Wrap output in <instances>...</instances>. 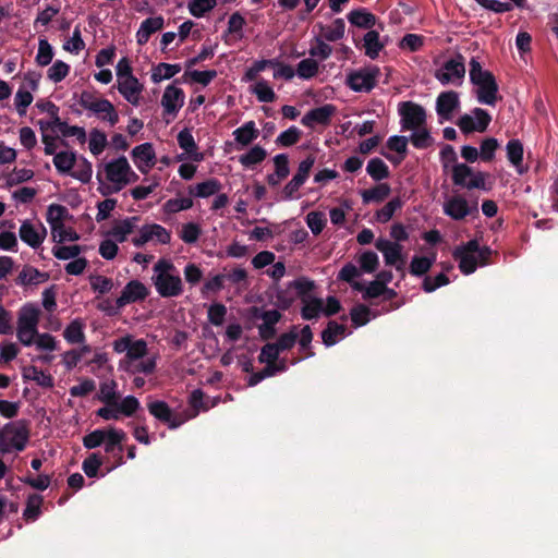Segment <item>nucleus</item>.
<instances>
[{
    "instance_id": "nucleus-42",
    "label": "nucleus",
    "mask_w": 558,
    "mask_h": 558,
    "mask_svg": "<svg viewBox=\"0 0 558 558\" xmlns=\"http://www.w3.org/2000/svg\"><path fill=\"white\" fill-rule=\"evenodd\" d=\"M75 163V153L60 151L53 155V165L60 173H70Z\"/></svg>"
},
{
    "instance_id": "nucleus-34",
    "label": "nucleus",
    "mask_w": 558,
    "mask_h": 558,
    "mask_svg": "<svg viewBox=\"0 0 558 558\" xmlns=\"http://www.w3.org/2000/svg\"><path fill=\"white\" fill-rule=\"evenodd\" d=\"M220 190L221 183L219 180L211 178L196 184L195 187H190V194L195 195L196 197L205 198L219 193Z\"/></svg>"
},
{
    "instance_id": "nucleus-19",
    "label": "nucleus",
    "mask_w": 558,
    "mask_h": 558,
    "mask_svg": "<svg viewBox=\"0 0 558 558\" xmlns=\"http://www.w3.org/2000/svg\"><path fill=\"white\" fill-rule=\"evenodd\" d=\"M144 86L140 83L138 78L134 75L120 80L118 83V90L133 106L140 105V95Z\"/></svg>"
},
{
    "instance_id": "nucleus-4",
    "label": "nucleus",
    "mask_w": 558,
    "mask_h": 558,
    "mask_svg": "<svg viewBox=\"0 0 558 558\" xmlns=\"http://www.w3.org/2000/svg\"><path fill=\"white\" fill-rule=\"evenodd\" d=\"M312 340L313 332L308 325H305L300 332H298L296 327H294L291 331L281 333V352L291 349L298 341L301 354L298 361L311 357L314 355V352L311 347ZM295 362L296 360L291 361L292 364Z\"/></svg>"
},
{
    "instance_id": "nucleus-23",
    "label": "nucleus",
    "mask_w": 558,
    "mask_h": 558,
    "mask_svg": "<svg viewBox=\"0 0 558 558\" xmlns=\"http://www.w3.org/2000/svg\"><path fill=\"white\" fill-rule=\"evenodd\" d=\"M46 233L47 231L45 227L41 226V229L39 231L28 220L23 221L19 230V235L21 240L33 248H37L41 245V243L45 240Z\"/></svg>"
},
{
    "instance_id": "nucleus-29",
    "label": "nucleus",
    "mask_w": 558,
    "mask_h": 558,
    "mask_svg": "<svg viewBox=\"0 0 558 558\" xmlns=\"http://www.w3.org/2000/svg\"><path fill=\"white\" fill-rule=\"evenodd\" d=\"M49 279L47 272H41L33 266H24L16 278V283L20 286H32L45 282Z\"/></svg>"
},
{
    "instance_id": "nucleus-63",
    "label": "nucleus",
    "mask_w": 558,
    "mask_h": 558,
    "mask_svg": "<svg viewBox=\"0 0 558 558\" xmlns=\"http://www.w3.org/2000/svg\"><path fill=\"white\" fill-rule=\"evenodd\" d=\"M265 157L266 151L259 146H254L246 154L241 156L240 161L245 167H252L262 162Z\"/></svg>"
},
{
    "instance_id": "nucleus-40",
    "label": "nucleus",
    "mask_w": 558,
    "mask_h": 558,
    "mask_svg": "<svg viewBox=\"0 0 558 558\" xmlns=\"http://www.w3.org/2000/svg\"><path fill=\"white\" fill-rule=\"evenodd\" d=\"M64 339L71 343H83L85 341L84 324L80 319L72 320L63 331Z\"/></svg>"
},
{
    "instance_id": "nucleus-14",
    "label": "nucleus",
    "mask_w": 558,
    "mask_h": 558,
    "mask_svg": "<svg viewBox=\"0 0 558 558\" xmlns=\"http://www.w3.org/2000/svg\"><path fill=\"white\" fill-rule=\"evenodd\" d=\"M444 213L453 220H463L466 216L478 213L477 203L470 206L464 197L456 195L444 204Z\"/></svg>"
},
{
    "instance_id": "nucleus-54",
    "label": "nucleus",
    "mask_w": 558,
    "mask_h": 558,
    "mask_svg": "<svg viewBox=\"0 0 558 558\" xmlns=\"http://www.w3.org/2000/svg\"><path fill=\"white\" fill-rule=\"evenodd\" d=\"M318 62L312 58H307L299 62L296 74L301 78L310 80L318 73Z\"/></svg>"
},
{
    "instance_id": "nucleus-47",
    "label": "nucleus",
    "mask_w": 558,
    "mask_h": 558,
    "mask_svg": "<svg viewBox=\"0 0 558 558\" xmlns=\"http://www.w3.org/2000/svg\"><path fill=\"white\" fill-rule=\"evenodd\" d=\"M147 342L144 339H137V340H131L128 354H125V357L121 363H131L135 362L142 357H144L147 354Z\"/></svg>"
},
{
    "instance_id": "nucleus-12",
    "label": "nucleus",
    "mask_w": 558,
    "mask_h": 558,
    "mask_svg": "<svg viewBox=\"0 0 558 558\" xmlns=\"http://www.w3.org/2000/svg\"><path fill=\"white\" fill-rule=\"evenodd\" d=\"M490 122V114L486 110L477 107L472 110V116H461L457 121V125L464 134H470L472 132L486 131Z\"/></svg>"
},
{
    "instance_id": "nucleus-22",
    "label": "nucleus",
    "mask_w": 558,
    "mask_h": 558,
    "mask_svg": "<svg viewBox=\"0 0 558 558\" xmlns=\"http://www.w3.org/2000/svg\"><path fill=\"white\" fill-rule=\"evenodd\" d=\"M335 111L336 107L330 104L314 108L302 118L301 123L308 128H313L315 123L326 125Z\"/></svg>"
},
{
    "instance_id": "nucleus-64",
    "label": "nucleus",
    "mask_w": 558,
    "mask_h": 558,
    "mask_svg": "<svg viewBox=\"0 0 558 558\" xmlns=\"http://www.w3.org/2000/svg\"><path fill=\"white\" fill-rule=\"evenodd\" d=\"M202 234L201 227L195 222H187L182 226L180 238L187 244L195 243Z\"/></svg>"
},
{
    "instance_id": "nucleus-3",
    "label": "nucleus",
    "mask_w": 558,
    "mask_h": 558,
    "mask_svg": "<svg viewBox=\"0 0 558 558\" xmlns=\"http://www.w3.org/2000/svg\"><path fill=\"white\" fill-rule=\"evenodd\" d=\"M487 177V173L482 171H474L473 168L466 163H456L451 171V179L453 184L456 186L468 190H489V187L486 186Z\"/></svg>"
},
{
    "instance_id": "nucleus-20",
    "label": "nucleus",
    "mask_w": 558,
    "mask_h": 558,
    "mask_svg": "<svg viewBox=\"0 0 558 558\" xmlns=\"http://www.w3.org/2000/svg\"><path fill=\"white\" fill-rule=\"evenodd\" d=\"M130 170V163L125 156H120L119 158L108 162L105 166L106 178L108 181L113 184H119L123 187L124 177L128 174Z\"/></svg>"
},
{
    "instance_id": "nucleus-50",
    "label": "nucleus",
    "mask_w": 558,
    "mask_h": 558,
    "mask_svg": "<svg viewBox=\"0 0 558 558\" xmlns=\"http://www.w3.org/2000/svg\"><path fill=\"white\" fill-rule=\"evenodd\" d=\"M344 28V21L337 19L330 25L322 27V36L328 41H337L343 37Z\"/></svg>"
},
{
    "instance_id": "nucleus-44",
    "label": "nucleus",
    "mask_w": 558,
    "mask_h": 558,
    "mask_svg": "<svg viewBox=\"0 0 558 558\" xmlns=\"http://www.w3.org/2000/svg\"><path fill=\"white\" fill-rule=\"evenodd\" d=\"M97 398L100 402L105 403L106 405L114 407L119 399V393L117 392V383L114 380H110L100 384L99 393Z\"/></svg>"
},
{
    "instance_id": "nucleus-62",
    "label": "nucleus",
    "mask_w": 558,
    "mask_h": 558,
    "mask_svg": "<svg viewBox=\"0 0 558 558\" xmlns=\"http://www.w3.org/2000/svg\"><path fill=\"white\" fill-rule=\"evenodd\" d=\"M53 58V49L47 39H39L36 62L40 66L50 64Z\"/></svg>"
},
{
    "instance_id": "nucleus-32",
    "label": "nucleus",
    "mask_w": 558,
    "mask_h": 558,
    "mask_svg": "<svg viewBox=\"0 0 558 558\" xmlns=\"http://www.w3.org/2000/svg\"><path fill=\"white\" fill-rule=\"evenodd\" d=\"M132 157L135 163H146L147 167H154L156 154L151 143H143L132 150Z\"/></svg>"
},
{
    "instance_id": "nucleus-35",
    "label": "nucleus",
    "mask_w": 558,
    "mask_h": 558,
    "mask_svg": "<svg viewBox=\"0 0 558 558\" xmlns=\"http://www.w3.org/2000/svg\"><path fill=\"white\" fill-rule=\"evenodd\" d=\"M181 71L180 64H170L166 62H160L156 66H154L151 71V81L154 83H159L162 80H170L175 74H178Z\"/></svg>"
},
{
    "instance_id": "nucleus-31",
    "label": "nucleus",
    "mask_w": 558,
    "mask_h": 558,
    "mask_svg": "<svg viewBox=\"0 0 558 558\" xmlns=\"http://www.w3.org/2000/svg\"><path fill=\"white\" fill-rule=\"evenodd\" d=\"M263 323L259 325V335L264 339L272 338L275 335V325L279 322V308L275 304V308L266 311L262 315Z\"/></svg>"
},
{
    "instance_id": "nucleus-11",
    "label": "nucleus",
    "mask_w": 558,
    "mask_h": 558,
    "mask_svg": "<svg viewBox=\"0 0 558 558\" xmlns=\"http://www.w3.org/2000/svg\"><path fill=\"white\" fill-rule=\"evenodd\" d=\"M1 432L9 439L10 446L16 451H23L29 440V427L26 420L7 423Z\"/></svg>"
},
{
    "instance_id": "nucleus-37",
    "label": "nucleus",
    "mask_w": 558,
    "mask_h": 558,
    "mask_svg": "<svg viewBox=\"0 0 558 558\" xmlns=\"http://www.w3.org/2000/svg\"><path fill=\"white\" fill-rule=\"evenodd\" d=\"M233 135L236 143L246 146L257 137L258 130L255 128L254 121H248L234 130Z\"/></svg>"
},
{
    "instance_id": "nucleus-2",
    "label": "nucleus",
    "mask_w": 558,
    "mask_h": 558,
    "mask_svg": "<svg viewBox=\"0 0 558 558\" xmlns=\"http://www.w3.org/2000/svg\"><path fill=\"white\" fill-rule=\"evenodd\" d=\"M279 340L272 343L265 344L260 353L258 355L259 363L266 364V366L255 373L250 375L247 379V386L253 387L259 384L267 377L275 376L279 372Z\"/></svg>"
},
{
    "instance_id": "nucleus-46",
    "label": "nucleus",
    "mask_w": 558,
    "mask_h": 558,
    "mask_svg": "<svg viewBox=\"0 0 558 558\" xmlns=\"http://www.w3.org/2000/svg\"><path fill=\"white\" fill-rule=\"evenodd\" d=\"M303 307L301 311L302 318L311 320L319 317L323 313V300L318 298H308L302 301Z\"/></svg>"
},
{
    "instance_id": "nucleus-43",
    "label": "nucleus",
    "mask_w": 558,
    "mask_h": 558,
    "mask_svg": "<svg viewBox=\"0 0 558 558\" xmlns=\"http://www.w3.org/2000/svg\"><path fill=\"white\" fill-rule=\"evenodd\" d=\"M345 332V326L340 325L335 320H330L327 327L322 331L323 343L326 347H331L337 343L338 337L343 336Z\"/></svg>"
},
{
    "instance_id": "nucleus-13",
    "label": "nucleus",
    "mask_w": 558,
    "mask_h": 558,
    "mask_svg": "<svg viewBox=\"0 0 558 558\" xmlns=\"http://www.w3.org/2000/svg\"><path fill=\"white\" fill-rule=\"evenodd\" d=\"M156 291L161 298H175L183 292V282L178 272L151 277Z\"/></svg>"
},
{
    "instance_id": "nucleus-1",
    "label": "nucleus",
    "mask_w": 558,
    "mask_h": 558,
    "mask_svg": "<svg viewBox=\"0 0 558 558\" xmlns=\"http://www.w3.org/2000/svg\"><path fill=\"white\" fill-rule=\"evenodd\" d=\"M470 81L473 85L477 86L476 98L478 102L495 106L498 99V84L494 74L484 70L481 62L476 58H472L470 63Z\"/></svg>"
},
{
    "instance_id": "nucleus-26",
    "label": "nucleus",
    "mask_w": 558,
    "mask_h": 558,
    "mask_svg": "<svg viewBox=\"0 0 558 558\" xmlns=\"http://www.w3.org/2000/svg\"><path fill=\"white\" fill-rule=\"evenodd\" d=\"M102 121L108 122L111 126L119 122V114L114 106L106 98L99 99L89 110Z\"/></svg>"
},
{
    "instance_id": "nucleus-48",
    "label": "nucleus",
    "mask_w": 558,
    "mask_h": 558,
    "mask_svg": "<svg viewBox=\"0 0 558 558\" xmlns=\"http://www.w3.org/2000/svg\"><path fill=\"white\" fill-rule=\"evenodd\" d=\"M44 498L38 494H31L27 497L26 508L23 512V517L26 521H35L40 514V507Z\"/></svg>"
},
{
    "instance_id": "nucleus-28",
    "label": "nucleus",
    "mask_w": 558,
    "mask_h": 558,
    "mask_svg": "<svg viewBox=\"0 0 558 558\" xmlns=\"http://www.w3.org/2000/svg\"><path fill=\"white\" fill-rule=\"evenodd\" d=\"M69 210L63 205L51 204L47 210V222L50 225L53 240L57 238L58 228L62 227L63 220L68 217Z\"/></svg>"
},
{
    "instance_id": "nucleus-45",
    "label": "nucleus",
    "mask_w": 558,
    "mask_h": 558,
    "mask_svg": "<svg viewBox=\"0 0 558 558\" xmlns=\"http://www.w3.org/2000/svg\"><path fill=\"white\" fill-rule=\"evenodd\" d=\"M348 19L352 25L362 28H372L376 22V16L364 9L351 11Z\"/></svg>"
},
{
    "instance_id": "nucleus-49",
    "label": "nucleus",
    "mask_w": 558,
    "mask_h": 558,
    "mask_svg": "<svg viewBox=\"0 0 558 558\" xmlns=\"http://www.w3.org/2000/svg\"><path fill=\"white\" fill-rule=\"evenodd\" d=\"M366 171L375 181L387 179L390 174L388 166L378 157L368 161Z\"/></svg>"
},
{
    "instance_id": "nucleus-38",
    "label": "nucleus",
    "mask_w": 558,
    "mask_h": 558,
    "mask_svg": "<svg viewBox=\"0 0 558 558\" xmlns=\"http://www.w3.org/2000/svg\"><path fill=\"white\" fill-rule=\"evenodd\" d=\"M23 377L24 379L36 381V384L43 388H52L54 386L53 377L36 366H29L27 369H25Z\"/></svg>"
},
{
    "instance_id": "nucleus-24",
    "label": "nucleus",
    "mask_w": 558,
    "mask_h": 558,
    "mask_svg": "<svg viewBox=\"0 0 558 558\" xmlns=\"http://www.w3.org/2000/svg\"><path fill=\"white\" fill-rule=\"evenodd\" d=\"M178 144L181 149L185 151L190 159L195 162L204 160V154L198 151L197 144L192 135L191 130L187 128L179 132L177 136Z\"/></svg>"
},
{
    "instance_id": "nucleus-56",
    "label": "nucleus",
    "mask_w": 558,
    "mask_h": 558,
    "mask_svg": "<svg viewBox=\"0 0 558 558\" xmlns=\"http://www.w3.org/2000/svg\"><path fill=\"white\" fill-rule=\"evenodd\" d=\"M70 73V65L61 60H57L47 71V76L53 83L63 81Z\"/></svg>"
},
{
    "instance_id": "nucleus-21",
    "label": "nucleus",
    "mask_w": 558,
    "mask_h": 558,
    "mask_svg": "<svg viewBox=\"0 0 558 558\" xmlns=\"http://www.w3.org/2000/svg\"><path fill=\"white\" fill-rule=\"evenodd\" d=\"M375 247L383 253L385 263L388 266H395L398 262L402 263V245L391 242L384 238H378Z\"/></svg>"
},
{
    "instance_id": "nucleus-60",
    "label": "nucleus",
    "mask_w": 558,
    "mask_h": 558,
    "mask_svg": "<svg viewBox=\"0 0 558 558\" xmlns=\"http://www.w3.org/2000/svg\"><path fill=\"white\" fill-rule=\"evenodd\" d=\"M359 264L361 270L367 274H372L377 269L379 265L378 255L373 251H366L359 257Z\"/></svg>"
},
{
    "instance_id": "nucleus-27",
    "label": "nucleus",
    "mask_w": 558,
    "mask_h": 558,
    "mask_svg": "<svg viewBox=\"0 0 558 558\" xmlns=\"http://www.w3.org/2000/svg\"><path fill=\"white\" fill-rule=\"evenodd\" d=\"M163 27V19L161 16H154L144 20L136 33L138 45H145L150 36Z\"/></svg>"
},
{
    "instance_id": "nucleus-52",
    "label": "nucleus",
    "mask_w": 558,
    "mask_h": 558,
    "mask_svg": "<svg viewBox=\"0 0 558 558\" xmlns=\"http://www.w3.org/2000/svg\"><path fill=\"white\" fill-rule=\"evenodd\" d=\"M138 217L126 218L116 225L111 229V234L117 239L118 242H124L126 240V235L132 233L134 230V221H137Z\"/></svg>"
},
{
    "instance_id": "nucleus-6",
    "label": "nucleus",
    "mask_w": 558,
    "mask_h": 558,
    "mask_svg": "<svg viewBox=\"0 0 558 558\" xmlns=\"http://www.w3.org/2000/svg\"><path fill=\"white\" fill-rule=\"evenodd\" d=\"M315 287V281L303 276L288 282L281 290V312L288 310L296 298L302 301L311 298Z\"/></svg>"
},
{
    "instance_id": "nucleus-58",
    "label": "nucleus",
    "mask_w": 558,
    "mask_h": 558,
    "mask_svg": "<svg viewBox=\"0 0 558 558\" xmlns=\"http://www.w3.org/2000/svg\"><path fill=\"white\" fill-rule=\"evenodd\" d=\"M124 369L131 374H137V373H143L146 375L153 374L156 369V359L151 357L146 361H141L137 363H134V362L128 363L126 366L124 367Z\"/></svg>"
},
{
    "instance_id": "nucleus-9",
    "label": "nucleus",
    "mask_w": 558,
    "mask_h": 558,
    "mask_svg": "<svg viewBox=\"0 0 558 558\" xmlns=\"http://www.w3.org/2000/svg\"><path fill=\"white\" fill-rule=\"evenodd\" d=\"M148 412L168 428L175 429L187 421V416L175 413L166 401L155 400L147 403Z\"/></svg>"
},
{
    "instance_id": "nucleus-16",
    "label": "nucleus",
    "mask_w": 558,
    "mask_h": 558,
    "mask_svg": "<svg viewBox=\"0 0 558 558\" xmlns=\"http://www.w3.org/2000/svg\"><path fill=\"white\" fill-rule=\"evenodd\" d=\"M126 434L122 429H116L114 427H110L107 429V436L105 440V452L111 453L117 459L116 464L110 468L108 471L112 470L116 466L122 465L124 463L122 452L123 446L122 442L125 440Z\"/></svg>"
},
{
    "instance_id": "nucleus-33",
    "label": "nucleus",
    "mask_w": 558,
    "mask_h": 558,
    "mask_svg": "<svg viewBox=\"0 0 558 558\" xmlns=\"http://www.w3.org/2000/svg\"><path fill=\"white\" fill-rule=\"evenodd\" d=\"M390 192L391 189L387 183H379L372 189L363 190L361 196L364 204L380 203L389 196Z\"/></svg>"
},
{
    "instance_id": "nucleus-10",
    "label": "nucleus",
    "mask_w": 558,
    "mask_h": 558,
    "mask_svg": "<svg viewBox=\"0 0 558 558\" xmlns=\"http://www.w3.org/2000/svg\"><path fill=\"white\" fill-rule=\"evenodd\" d=\"M465 75L464 58L458 53L454 58L447 60L444 65L436 71L435 77L442 84L460 85Z\"/></svg>"
},
{
    "instance_id": "nucleus-25",
    "label": "nucleus",
    "mask_w": 558,
    "mask_h": 558,
    "mask_svg": "<svg viewBox=\"0 0 558 558\" xmlns=\"http://www.w3.org/2000/svg\"><path fill=\"white\" fill-rule=\"evenodd\" d=\"M40 311L33 304H25L19 313L17 317V328L38 329Z\"/></svg>"
},
{
    "instance_id": "nucleus-5",
    "label": "nucleus",
    "mask_w": 558,
    "mask_h": 558,
    "mask_svg": "<svg viewBox=\"0 0 558 558\" xmlns=\"http://www.w3.org/2000/svg\"><path fill=\"white\" fill-rule=\"evenodd\" d=\"M380 69L377 65H368L352 71L347 75L345 84L354 92L369 93L377 84Z\"/></svg>"
},
{
    "instance_id": "nucleus-18",
    "label": "nucleus",
    "mask_w": 558,
    "mask_h": 558,
    "mask_svg": "<svg viewBox=\"0 0 558 558\" xmlns=\"http://www.w3.org/2000/svg\"><path fill=\"white\" fill-rule=\"evenodd\" d=\"M183 104V89L177 87L174 84L167 86L161 98V106L163 107L165 113L177 114Z\"/></svg>"
},
{
    "instance_id": "nucleus-41",
    "label": "nucleus",
    "mask_w": 558,
    "mask_h": 558,
    "mask_svg": "<svg viewBox=\"0 0 558 558\" xmlns=\"http://www.w3.org/2000/svg\"><path fill=\"white\" fill-rule=\"evenodd\" d=\"M436 259V254L428 256H413L410 263V274L416 277L425 275L433 266Z\"/></svg>"
},
{
    "instance_id": "nucleus-53",
    "label": "nucleus",
    "mask_w": 558,
    "mask_h": 558,
    "mask_svg": "<svg viewBox=\"0 0 558 558\" xmlns=\"http://www.w3.org/2000/svg\"><path fill=\"white\" fill-rule=\"evenodd\" d=\"M102 457L98 452H94L83 461L82 469L88 477H97L99 468L102 465Z\"/></svg>"
},
{
    "instance_id": "nucleus-51",
    "label": "nucleus",
    "mask_w": 558,
    "mask_h": 558,
    "mask_svg": "<svg viewBox=\"0 0 558 558\" xmlns=\"http://www.w3.org/2000/svg\"><path fill=\"white\" fill-rule=\"evenodd\" d=\"M412 131L413 133L410 136V141L415 148L426 149L433 145L434 140L430 136L429 131L425 128V125L418 130Z\"/></svg>"
},
{
    "instance_id": "nucleus-55",
    "label": "nucleus",
    "mask_w": 558,
    "mask_h": 558,
    "mask_svg": "<svg viewBox=\"0 0 558 558\" xmlns=\"http://www.w3.org/2000/svg\"><path fill=\"white\" fill-rule=\"evenodd\" d=\"M401 207V199L399 197H395L390 199L381 209L377 210L376 218L379 222L386 223L392 218L395 211Z\"/></svg>"
},
{
    "instance_id": "nucleus-57",
    "label": "nucleus",
    "mask_w": 558,
    "mask_h": 558,
    "mask_svg": "<svg viewBox=\"0 0 558 558\" xmlns=\"http://www.w3.org/2000/svg\"><path fill=\"white\" fill-rule=\"evenodd\" d=\"M107 145V136L104 132L94 129L89 134V150L93 155H100Z\"/></svg>"
},
{
    "instance_id": "nucleus-7",
    "label": "nucleus",
    "mask_w": 558,
    "mask_h": 558,
    "mask_svg": "<svg viewBox=\"0 0 558 558\" xmlns=\"http://www.w3.org/2000/svg\"><path fill=\"white\" fill-rule=\"evenodd\" d=\"M476 251H480V243L476 239L458 245L453 250L452 257L459 263V269L463 275H471L477 269L478 260Z\"/></svg>"
},
{
    "instance_id": "nucleus-36",
    "label": "nucleus",
    "mask_w": 558,
    "mask_h": 558,
    "mask_svg": "<svg viewBox=\"0 0 558 558\" xmlns=\"http://www.w3.org/2000/svg\"><path fill=\"white\" fill-rule=\"evenodd\" d=\"M365 54L371 59H376L379 52L384 49V44L379 40V33L376 31H368L364 35Z\"/></svg>"
},
{
    "instance_id": "nucleus-15",
    "label": "nucleus",
    "mask_w": 558,
    "mask_h": 558,
    "mask_svg": "<svg viewBox=\"0 0 558 558\" xmlns=\"http://www.w3.org/2000/svg\"><path fill=\"white\" fill-rule=\"evenodd\" d=\"M149 294L148 289L140 280H131L123 288L121 295L116 300L117 308H122L130 303L145 300Z\"/></svg>"
},
{
    "instance_id": "nucleus-39",
    "label": "nucleus",
    "mask_w": 558,
    "mask_h": 558,
    "mask_svg": "<svg viewBox=\"0 0 558 558\" xmlns=\"http://www.w3.org/2000/svg\"><path fill=\"white\" fill-rule=\"evenodd\" d=\"M52 123L58 126V131L61 133L62 136H75L81 144H84L86 142V132L84 128L69 125L66 122L62 121L60 117H56Z\"/></svg>"
},
{
    "instance_id": "nucleus-61",
    "label": "nucleus",
    "mask_w": 558,
    "mask_h": 558,
    "mask_svg": "<svg viewBox=\"0 0 558 558\" xmlns=\"http://www.w3.org/2000/svg\"><path fill=\"white\" fill-rule=\"evenodd\" d=\"M141 403L134 396H126L121 402L117 401L114 408L119 409L120 414L131 417L140 409Z\"/></svg>"
},
{
    "instance_id": "nucleus-59",
    "label": "nucleus",
    "mask_w": 558,
    "mask_h": 558,
    "mask_svg": "<svg viewBox=\"0 0 558 558\" xmlns=\"http://www.w3.org/2000/svg\"><path fill=\"white\" fill-rule=\"evenodd\" d=\"M192 206L193 199L191 197L171 198L163 204V210L167 214H175L190 209Z\"/></svg>"
},
{
    "instance_id": "nucleus-17",
    "label": "nucleus",
    "mask_w": 558,
    "mask_h": 558,
    "mask_svg": "<svg viewBox=\"0 0 558 558\" xmlns=\"http://www.w3.org/2000/svg\"><path fill=\"white\" fill-rule=\"evenodd\" d=\"M459 106V94L454 90L442 92L436 99V112L441 120H450Z\"/></svg>"
},
{
    "instance_id": "nucleus-30",
    "label": "nucleus",
    "mask_w": 558,
    "mask_h": 558,
    "mask_svg": "<svg viewBox=\"0 0 558 558\" xmlns=\"http://www.w3.org/2000/svg\"><path fill=\"white\" fill-rule=\"evenodd\" d=\"M506 153L509 162L517 168L519 173H523L521 169L524 154L522 142L518 138L510 140L506 145Z\"/></svg>"
},
{
    "instance_id": "nucleus-8",
    "label": "nucleus",
    "mask_w": 558,
    "mask_h": 558,
    "mask_svg": "<svg viewBox=\"0 0 558 558\" xmlns=\"http://www.w3.org/2000/svg\"><path fill=\"white\" fill-rule=\"evenodd\" d=\"M402 130H418L426 124V111L423 106L413 101L399 104Z\"/></svg>"
}]
</instances>
